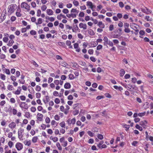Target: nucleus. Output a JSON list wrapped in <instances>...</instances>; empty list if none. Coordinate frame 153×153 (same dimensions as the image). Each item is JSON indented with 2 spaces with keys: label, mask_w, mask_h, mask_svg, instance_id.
<instances>
[{
  "label": "nucleus",
  "mask_w": 153,
  "mask_h": 153,
  "mask_svg": "<svg viewBox=\"0 0 153 153\" xmlns=\"http://www.w3.org/2000/svg\"><path fill=\"white\" fill-rule=\"evenodd\" d=\"M16 7V5L15 4H12L10 5L8 7V13L10 14L13 13L15 9V8Z\"/></svg>",
  "instance_id": "nucleus-1"
},
{
  "label": "nucleus",
  "mask_w": 153,
  "mask_h": 153,
  "mask_svg": "<svg viewBox=\"0 0 153 153\" xmlns=\"http://www.w3.org/2000/svg\"><path fill=\"white\" fill-rule=\"evenodd\" d=\"M19 106L22 110L23 109L27 110L29 107L27 104L24 102H21L19 103Z\"/></svg>",
  "instance_id": "nucleus-2"
},
{
  "label": "nucleus",
  "mask_w": 153,
  "mask_h": 153,
  "mask_svg": "<svg viewBox=\"0 0 153 153\" xmlns=\"http://www.w3.org/2000/svg\"><path fill=\"white\" fill-rule=\"evenodd\" d=\"M141 11L143 13H146V14H151L152 11L148 9L146 7L145 8H141Z\"/></svg>",
  "instance_id": "nucleus-3"
},
{
  "label": "nucleus",
  "mask_w": 153,
  "mask_h": 153,
  "mask_svg": "<svg viewBox=\"0 0 153 153\" xmlns=\"http://www.w3.org/2000/svg\"><path fill=\"white\" fill-rule=\"evenodd\" d=\"M24 129L20 128L19 129L18 132V136L19 139L20 140H22L23 135L22 133L24 132Z\"/></svg>",
  "instance_id": "nucleus-4"
},
{
  "label": "nucleus",
  "mask_w": 153,
  "mask_h": 153,
  "mask_svg": "<svg viewBox=\"0 0 153 153\" xmlns=\"http://www.w3.org/2000/svg\"><path fill=\"white\" fill-rule=\"evenodd\" d=\"M21 7L24 8L27 10H29V6L28 4L25 2H23L21 4Z\"/></svg>",
  "instance_id": "nucleus-5"
},
{
  "label": "nucleus",
  "mask_w": 153,
  "mask_h": 153,
  "mask_svg": "<svg viewBox=\"0 0 153 153\" xmlns=\"http://www.w3.org/2000/svg\"><path fill=\"white\" fill-rule=\"evenodd\" d=\"M15 147L18 151H20L22 149L23 145L22 143L18 142L16 144Z\"/></svg>",
  "instance_id": "nucleus-6"
},
{
  "label": "nucleus",
  "mask_w": 153,
  "mask_h": 153,
  "mask_svg": "<svg viewBox=\"0 0 153 153\" xmlns=\"http://www.w3.org/2000/svg\"><path fill=\"white\" fill-rule=\"evenodd\" d=\"M76 121V120L75 118H73L72 119L69 118L67 120V122L68 125L71 124L74 125L75 124Z\"/></svg>",
  "instance_id": "nucleus-7"
},
{
  "label": "nucleus",
  "mask_w": 153,
  "mask_h": 153,
  "mask_svg": "<svg viewBox=\"0 0 153 153\" xmlns=\"http://www.w3.org/2000/svg\"><path fill=\"white\" fill-rule=\"evenodd\" d=\"M8 126L10 128L13 129L16 127V124L15 123L12 122L9 124Z\"/></svg>",
  "instance_id": "nucleus-8"
},
{
  "label": "nucleus",
  "mask_w": 153,
  "mask_h": 153,
  "mask_svg": "<svg viewBox=\"0 0 153 153\" xmlns=\"http://www.w3.org/2000/svg\"><path fill=\"white\" fill-rule=\"evenodd\" d=\"M21 11V9L19 7H18L17 9L16 13V15L17 17H20L22 16V14L20 13Z\"/></svg>",
  "instance_id": "nucleus-9"
},
{
  "label": "nucleus",
  "mask_w": 153,
  "mask_h": 153,
  "mask_svg": "<svg viewBox=\"0 0 153 153\" xmlns=\"http://www.w3.org/2000/svg\"><path fill=\"white\" fill-rule=\"evenodd\" d=\"M147 123L146 120L141 121L140 123V124L141 126L143 128H145L146 126V125Z\"/></svg>",
  "instance_id": "nucleus-10"
},
{
  "label": "nucleus",
  "mask_w": 153,
  "mask_h": 153,
  "mask_svg": "<svg viewBox=\"0 0 153 153\" xmlns=\"http://www.w3.org/2000/svg\"><path fill=\"white\" fill-rule=\"evenodd\" d=\"M79 26L80 28H82L84 30H85L87 29V26L85 24L81 23L79 24Z\"/></svg>",
  "instance_id": "nucleus-11"
},
{
  "label": "nucleus",
  "mask_w": 153,
  "mask_h": 153,
  "mask_svg": "<svg viewBox=\"0 0 153 153\" xmlns=\"http://www.w3.org/2000/svg\"><path fill=\"white\" fill-rule=\"evenodd\" d=\"M87 5L90 7V8L93 10V9L94 7V6L93 5L92 2L91 1H88L87 2Z\"/></svg>",
  "instance_id": "nucleus-12"
},
{
  "label": "nucleus",
  "mask_w": 153,
  "mask_h": 153,
  "mask_svg": "<svg viewBox=\"0 0 153 153\" xmlns=\"http://www.w3.org/2000/svg\"><path fill=\"white\" fill-rule=\"evenodd\" d=\"M46 12L48 15L51 16L53 14V12L50 9H48L46 10Z\"/></svg>",
  "instance_id": "nucleus-13"
},
{
  "label": "nucleus",
  "mask_w": 153,
  "mask_h": 153,
  "mask_svg": "<svg viewBox=\"0 0 153 153\" xmlns=\"http://www.w3.org/2000/svg\"><path fill=\"white\" fill-rule=\"evenodd\" d=\"M43 115L42 114L39 113L37 114V119L40 121H42V120Z\"/></svg>",
  "instance_id": "nucleus-14"
},
{
  "label": "nucleus",
  "mask_w": 153,
  "mask_h": 153,
  "mask_svg": "<svg viewBox=\"0 0 153 153\" xmlns=\"http://www.w3.org/2000/svg\"><path fill=\"white\" fill-rule=\"evenodd\" d=\"M59 63L60 65L65 67H67L66 66L68 65V64L66 62L62 61H60Z\"/></svg>",
  "instance_id": "nucleus-15"
},
{
  "label": "nucleus",
  "mask_w": 153,
  "mask_h": 153,
  "mask_svg": "<svg viewBox=\"0 0 153 153\" xmlns=\"http://www.w3.org/2000/svg\"><path fill=\"white\" fill-rule=\"evenodd\" d=\"M64 87L65 89H69L71 87V85L69 82H66L64 85Z\"/></svg>",
  "instance_id": "nucleus-16"
},
{
  "label": "nucleus",
  "mask_w": 153,
  "mask_h": 153,
  "mask_svg": "<svg viewBox=\"0 0 153 153\" xmlns=\"http://www.w3.org/2000/svg\"><path fill=\"white\" fill-rule=\"evenodd\" d=\"M98 25L101 28H104L105 27V25L102 22H99L98 24Z\"/></svg>",
  "instance_id": "nucleus-17"
},
{
  "label": "nucleus",
  "mask_w": 153,
  "mask_h": 153,
  "mask_svg": "<svg viewBox=\"0 0 153 153\" xmlns=\"http://www.w3.org/2000/svg\"><path fill=\"white\" fill-rule=\"evenodd\" d=\"M122 126L123 127L126 128L125 130L126 131H127L130 127V126L129 125H127L124 123L122 124Z\"/></svg>",
  "instance_id": "nucleus-18"
},
{
  "label": "nucleus",
  "mask_w": 153,
  "mask_h": 153,
  "mask_svg": "<svg viewBox=\"0 0 153 153\" xmlns=\"http://www.w3.org/2000/svg\"><path fill=\"white\" fill-rule=\"evenodd\" d=\"M137 25L134 23L131 24L130 25V27L134 30L137 28Z\"/></svg>",
  "instance_id": "nucleus-19"
},
{
  "label": "nucleus",
  "mask_w": 153,
  "mask_h": 153,
  "mask_svg": "<svg viewBox=\"0 0 153 153\" xmlns=\"http://www.w3.org/2000/svg\"><path fill=\"white\" fill-rule=\"evenodd\" d=\"M78 30L79 28L77 25L74 26L73 28H72V31L73 32H76V31H77Z\"/></svg>",
  "instance_id": "nucleus-20"
},
{
  "label": "nucleus",
  "mask_w": 153,
  "mask_h": 153,
  "mask_svg": "<svg viewBox=\"0 0 153 153\" xmlns=\"http://www.w3.org/2000/svg\"><path fill=\"white\" fill-rule=\"evenodd\" d=\"M50 139L52 140L54 142H56L58 140V139L57 137H55L51 136L50 138Z\"/></svg>",
  "instance_id": "nucleus-21"
},
{
  "label": "nucleus",
  "mask_w": 153,
  "mask_h": 153,
  "mask_svg": "<svg viewBox=\"0 0 153 153\" xmlns=\"http://www.w3.org/2000/svg\"><path fill=\"white\" fill-rule=\"evenodd\" d=\"M58 123L54 120H52L51 122V125L53 126V127H56Z\"/></svg>",
  "instance_id": "nucleus-22"
},
{
  "label": "nucleus",
  "mask_w": 153,
  "mask_h": 153,
  "mask_svg": "<svg viewBox=\"0 0 153 153\" xmlns=\"http://www.w3.org/2000/svg\"><path fill=\"white\" fill-rule=\"evenodd\" d=\"M103 40L104 41V45H107V43L109 41V40H108V39L106 36H105L103 39Z\"/></svg>",
  "instance_id": "nucleus-23"
},
{
  "label": "nucleus",
  "mask_w": 153,
  "mask_h": 153,
  "mask_svg": "<svg viewBox=\"0 0 153 153\" xmlns=\"http://www.w3.org/2000/svg\"><path fill=\"white\" fill-rule=\"evenodd\" d=\"M38 140V138L37 136H35L33 137L32 139V141L33 143L36 142Z\"/></svg>",
  "instance_id": "nucleus-24"
},
{
  "label": "nucleus",
  "mask_w": 153,
  "mask_h": 153,
  "mask_svg": "<svg viewBox=\"0 0 153 153\" xmlns=\"http://www.w3.org/2000/svg\"><path fill=\"white\" fill-rule=\"evenodd\" d=\"M14 43V41L13 40H10L7 44V45L9 46H11Z\"/></svg>",
  "instance_id": "nucleus-25"
},
{
  "label": "nucleus",
  "mask_w": 153,
  "mask_h": 153,
  "mask_svg": "<svg viewBox=\"0 0 153 153\" xmlns=\"http://www.w3.org/2000/svg\"><path fill=\"white\" fill-rule=\"evenodd\" d=\"M18 88H19L20 89L19 90L18 89L16 91L14 92L15 94L16 95H19L20 94V93L21 91V88L20 87H19Z\"/></svg>",
  "instance_id": "nucleus-26"
},
{
  "label": "nucleus",
  "mask_w": 153,
  "mask_h": 153,
  "mask_svg": "<svg viewBox=\"0 0 153 153\" xmlns=\"http://www.w3.org/2000/svg\"><path fill=\"white\" fill-rule=\"evenodd\" d=\"M0 87L2 89H5L4 82L1 80H0Z\"/></svg>",
  "instance_id": "nucleus-27"
},
{
  "label": "nucleus",
  "mask_w": 153,
  "mask_h": 153,
  "mask_svg": "<svg viewBox=\"0 0 153 153\" xmlns=\"http://www.w3.org/2000/svg\"><path fill=\"white\" fill-rule=\"evenodd\" d=\"M125 73L124 70L122 69H121L120 71V76H123Z\"/></svg>",
  "instance_id": "nucleus-28"
},
{
  "label": "nucleus",
  "mask_w": 153,
  "mask_h": 153,
  "mask_svg": "<svg viewBox=\"0 0 153 153\" xmlns=\"http://www.w3.org/2000/svg\"><path fill=\"white\" fill-rule=\"evenodd\" d=\"M36 25L40 24L42 23V19L41 18H39L38 19L37 22H35Z\"/></svg>",
  "instance_id": "nucleus-29"
},
{
  "label": "nucleus",
  "mask_w": 153,
  "mask_h": 153,
  "mask_svg": "<svg viewBox=\"0 0 153 153\" xmlns=\"http://www.w3.org/2000/svg\"><path fill=\"white\" fill-rule=\"evenodd\" d=\"M145 19H146L147 21L151 22L152 20V19L149 16H146L145 17Z\"/></svg>",
  "instance_id": "nucleus-30"
},
{
  "label": "nucleus",
  "mask_w": 153,
  "mask_h": 153,
  "mask_svg": "<svg viewBox=\"0 0 153 153\" xmlns=\"http://www.w3.org/2000/svg\"><path fill=\"white\" fill-rule=\"evenodd\" d=\"M6 14H4L3 18L2 16L0 17V23L2 22L6 18Z\"/></svg>",
  "instance_id": "nucleus-31"
},
{
  "label": "nucleus",
  "mask_w": 153,
  "mask_h": 153,
  "mask_svg": "<svg viewBox=\"0 0 153 153\" xmlns=\"http://www.w3.org/2000/svg\"><path fill=\"white\" fill-rule=\"evenodd\" d=\"M56 146L57 147L58 149L59 150H62V148L60 146V144L58 142L57 143H56Z\"/></svg>",
  "instance_id": "nucleus-32"
},
{
  "label": "nucleus",
  "mask_w": 153,
  "mask_h": 153,
  "mask_svg": "<svg viewBox=\"0 0 153 153\" xmlns=\"http://www.w3.org/2000/svg\"><path fill=\"white\" fill-rule=\"evenodd\" d=\"M60 126L62 128H65V123L64 121H62L59 123Z\"/></svg>",
  "instance_id": "nucleus-33"
},
{
  "label": "nucleus",
  "mask_w": 153,
  "mask_h": 153,
  "mask_svg": "<svg viewBox=\"0 0 153 153\" xmlns=\"http://www.w3.org/2000/svg\"><path fill=\"white\" fill-rule=\"evenodd\" d=\"M135 127L136 128L140 131H142L143 130L142 127L140 126L139 125L136 124V125Z\"/></svg>",
  "instance_id": "nucleus-34"
},
{
  "label": "nucleus",
  "mask_w": 153,
  "mask_h": 153,
  "mask_svg": "<svg viewBox=\"0 0 153 153\" xmlns=\"http://www.w3.org/2000/svg\"><path fill=\"white\" fill-rule=\"evenodd\" d=\"M87 134L91 137H93L94 135V133H93V132L90 131H87Z\"/></svg>",
  "instance_id": "nucleus-35"
},
{
  "label": "nucleus",
  "mask_w": 153,
  "mask_h": 153,
  "mask_svg": "<svg viewBox=\"0 0 153 153\" xmlns=\"http://www.w3.org/2000/svg\"><path fill=\"white\" fill-rule=\"evenodd\" d=\"M73 3L74 5L76 7L78 6L79 4V2L75 0H74L73 1Z\"/></svg>",
  "instance_id": "nucleus-36"
},
{
  "label": "nucleus",
  "mask_w": 153,
  "mask_h": 153,
  "mask_svg": "<svg viewBox=\"0 0 153 153\" xmlns=\"http://www.w3.org/2000/svg\"><path fill=\"white\" fill-rule=\"evenodd\" d=\"M13 88V86L11 85H9L7 86V89L9 91H12Z\"/></svg>",
  "instance_id": "nucleus-37"
},
{
  "label": "nucleus",
  "mask_w": 153,
  "mask_h": 153,
  "mask_svg": "<svg viewBox=\"0 0 153 153\" xmlns=\"http://www.w3.org/2000/svg\"><path fill=\"white\" fill-rule=\"evenodd\" d=\"M69 78L70 80H73L75 78L74 76L72 74H70L69 75Z\"/></svg>",
  "instance_id": "nucleus-38"
},
{
  "label": "nucleus",
  "mask_w": 153,
  "mask_h": 153,
  "mask_svg": "<svg viewBox=\"0 0 153 153\" xmlns=\"http://www.w3.org/2000/svg\"><path fill=\"white\" fill-rule=\"evenodd\" d=\"M30 33L32 35H34L36 34V32L33 30H31L30 32Z\"/></svg>",
  "instance_id": "nucleus-39"
},
{
  "label": "nucleus",
  "mask_w": 153,
  "mask_h": 153,
  "mask_svg": "<svg viewBox=\"0 0 153 153\" xmlns=\"http://www.w3.org/2000/svg\"><path fill=\"white\" fill-rule=\"evenodd\" d=\"M146 113L145 112L140 113L138 114V116L141 117L144 116L145 115Z\"/></svg>",
  "instance_id": "nucleus-40"
},
{
  "label": "nucleus",
  "mask_w": 153,
  "mask_h": 153,
  "mask_svg": "<svg viewBox=\"0 0 153 153\" xmlns=\"http://www.w3.org/2000/svg\"><path fill=\"white\" fill-rule=\"evenodd\" d=\"M10 79H11L13 82H15V81L16 80V77L15 76H13V75L11 76H10Z\"/></svg>",
  "instance_id": "nucleus-41"
},
{
  "label": "nucleus",
  "mask_w": 153,
  "mask_h": 153,
  "mask_svg": "<svg viewBox=\"0 0 153 153\" xmlns=\"http://www.w3.org/2000/svg\"><path fill=\"white\" fill-rule=\"evenodd\" d=\"M25 145H27L28 146H30L31 145V142L30 140L26 141L25 143Z\"/></svg>",
  "instance_id": "nucleus-42"
},
{
  "label": "nucleus",
  "mask_w": 153,
  "mask_h": 153,
  "mask_svg": "<svg viewBox=\"0 0 153 153\" xmlns=\"http://www.w3.org/2000/svg\"><path fill=\"white\" fill-rule=\"evenodd\" d=\"M4 71L5 73L7 74L8 75L10 74V71L9 69L5 68L4 69Z\"/></svg>",
  "instance_id": "nucleus-43"
},
{
  "label": "nucleus",
  "mask_w": 153,
  "mask_h": 153,
  "mask_svg": "<svg viewBox=\"0 0 153 153\" xmlns=\"http://www.w3.org/2000/svg\"><path fill=\"white\" fill-rule=\"evenodd\" d=\"M108 45L109 46L113 47V42L110 40H109V41L107 43V45Z\"/></svg>",
  "instance_id": "nucleus-44"
},
{
  "label": "nucleus",
  "mask_w": 153,
  "mask_h": 153,
  "mask_svg": "<svg viewBox=\"0 0 153 153\" xmlns=\"http://www.w3.org/2000/svg\"><path fill=\"white\" fill-rule=\"evenodd\" d=\"M119 5L121 8H123L124 7V4L123 2L120 1L119 3Z\"/></svg>",
  "instance_id": "nucleus-45"
},
{
  "label": "nucleus",
  "mask_w": 153,
  "mask_h": 153,
  "mask_svg": "<svg viewBox=\"0 0 153 153\" xmlns=\"http://www.w3.org/2000/svg\"><path fill=\"white\" fill-rule=\"evenodd\" d=\"M47 7L45 5H43L42 6L41 9L42 10L44 11L47 9Z\"/></svg>",
  "instance_id": "nucleus-46"
},
{
  "label": "nucleus",
  "mask_w": 153,
  "mask_h": 153,
  "mask_svg": "<svg viewBox=\"0 0 153 153\" xmlns=\"http://www.w3.org/2000/svg\"><path fill=\"white\" fill-rule=\"evenodd\" d=\"M79 113V111L78 110H76L73 112V114L74 115H76Z\"/></svg>",
  "instance_id": "nucleus-47"
},
{
  "label": "nucleus",
  "mask_w": 153,
  "mask_h": 153,
  "mask_svg": "<svg viewBox=\"0 0 153 153\" xmlns=\"http://www.w3.org/2000/svg\"><path fill=\"white\" fill-rule=\"evenodd\" d=\"M94 50L93 49H89L88 51V53L90 55H92L94 53Z\"/></svg>",
  "instance_id": "nucleus-48"
},
{
  "label": "nucleus",
  "mask_w": 153,
  "mask_h": 153,
  "mask_svg": "<svg viewBox=\"0 0 153 153\" xmlns=\"http://www.w3.org/2000/svg\"><path fill=\"white\" fill-rule=\"evenodd\" d=\"M62 12L65 14H67L69 13V11L67 9H64L62 10Z\"/></svg>",
  "instance_id": "nucleus-49"
},
{
  "label": "nucleus",
  "mask_w": 153,
  "mask_h": 153,
  "mask_svg": "<svg viewBox=\"0 0 153 153\" xmlns=\"http://www.w3.org/2000/svg\"><path fill=\"white\" fill-rule=\"evenodd\" d=\"M58 45L61 46H65V43L62 42H58Z\"/></svg>",
  "instance_id": "nucleus-50"
},
{
  "label": "nucleus",
  "mask_w": 153,
  "mask_h": 153,
  "mask_svg": "<svg viewBox=\"0 0 153 153\" xmlns=\"http://www.w3.org/2000/svg\"><path fill=\"white\" fill-rule=\"evenodd\" d=\"M0 77L1 79L3 80H5V76L3 74H1Z\"/></svg>",
  "instance_id": "nucleus-51"
},
{
  "label": "nucleus",
  "mask_w": 153,
  "mask_h": 153,
  "mask_svg": "<svg viewBox=\"0 0 153 153\" xmlns=\"http://www.w3.org/2000/svg\"><path fill=\"white\" fill-rule=\"evenodd\" d=\"M54 119L57 121H58L60 119V117L58 115L56 114L54 116Z\"/></svg>",
  "instance_id": "nucleus-52"
},
{
  "label": "nucleus",
  "mask_w": 153,
  "mask_h": 153,
  "mask_svg": "<svg viewBox=\"0 0 153 153\" xmlns=\"http://www.w3.org/2000/svg\"><path fill=\"white\" fill-rule=\"evenodd\" d=\"M45 121L46 123H49L50 122V119L49 117H47L45 119Z\"/></svg>",
  "instance_id": "nucleus-53"
},
{
  "label": "nucleus",
  "mask_w": 153,
  "mask_h": 153,
  "mask_svg": "<svg viewBox=\"0 0 153 153\" xmlns=\"http://www.w3.org/2000/svg\"><path fill=\"white\" fill-rule=\"evenodd\" d=\"M51 3L54 6H55L56 5V1L53 0H51Z\"/></svg>",
  "instance_id": "nucleus-54"
},
{
  "label": "nucleus",
  "mask_w": 153,
  "mask_h": 153,
  "mask_svg": "<svg viewBox=\"0 0 153 153\" xmlns=\"http://www.w3.org/2000/svg\"><path fill=\"white\" fill-rule=\"evenodd\" d=\"M25 116L27 118H29L30 117V113L29 112H27L25 114Z\"/></svg>",
  "instance_id": "nucleus-55"
},
{
  "label": "nucleus",
  "mask_w": 153,
  "mask_h": 153,
  "mask_svg": "<svg viewBox=\"0 0 153 153\" xmlns=\"http://www.w3.org/2000/svg\"><path fill=\"white\" fill-rule=\"evenodd\" d=\"M8 144L9 147L11 148L13 145V143L11 141H9L8 143Z\"/></svg>",
  "instance_id": "nucleus-56"
},
{
  "label": "nucleus",
  "mask_w": 153,
  "mask_h": 153,
  "mask_svg": "<svg viewBox=\"0 0 153 153\" xmlns=\"http://www.w3.org/2000/svg\"><path fill=\"white\" fill-rule=\"evenodd\" d=\"M85 13L83 12H80L79 14V16L80 17H82L84 16Z\"/></svg>",
  "instance_id": "nucleus-57"
},
{
  "label": "nucleus",
  "mask_w": 153,
  "mask_h": 153,
  "mask_svg": "<svg viewBox=\"0 0 153 153\" xmlns=\"http://www.w3.org/2000/svg\"><path fill=\"white\" fill-rule=\"evenodd\" d=\"M129 26V25L128 23H125L124 24V27L125 28H128Z\"/></svg>",
  "instance_id": "nucleus-58"
},
{
  "label": "nucleus",
  "mask_w": 153,
  "mask_h": 153,
  "mask_svg": "<svg viewBox=\"0 0 153 153\" xmlns=\"http://www.w3.org/2000/svg\"><path fill=\"white\" fill-rule=\"evenodd\" d=\"M36 109L35 107H32L30 108L31 111L33 112H34L36 111Z\"/></svg>",
  "instance_id": "nucleus-59"
},
{
  "label": "nucleus",
  "mask_w": 153,
  "mask_h": 153,
  "mask_svg": "<svg viewBox=\"0 0 153 153\" xmlns=\"http://www.w3.org/2000/svg\"><path fill=\"white\" fill-rule=\"evenodd\" d=\"M41 127L43 130H45L46 128V125L45 124H42L41 126Z\"/></svg>",
  "instance_id": "nucleus-60"
},
{
  "label": "nucleus",
  "mask_w": 153,
  "mask_h": 153,
  "mask_svg": "<svg viewBox=\"0 0 153 153\" xmlns=\"http://www.w3.org/2000/svg\"><path fill=\"white\" fill-rule=\"evenodd\" d=\"M105 96L108 98H111V96L108 93H106L105 94Z\"/></svg>",
  "instance_id": "nucleus-61"
},
{
  "label": "nucleus",
  "mask_w": 153,
  "mask_h": 153,
  "mask_svg": "<svg viewBox=\"0 0 153 153\" xmlns=\"http://www.w3.org/2000/svg\"><path fill=\"white\" fill-rule=\"evenodd\" d=\"M19 98H20L21 100L22 101L25 100L26 99V97L24 96H20Z\"/></svg>",
  "instance_id": "nucleus-62"
},
{
  "label": "nucleus",
  "mask_w": 153,
  "mask_h": 153,
  "mask_svg": "<svg viewBox=\"0 0 153 153\" xmlns=\"http://www.w3.org/2000/svg\"><path fill=\"white\" fill-rule=\"evenodd\" d=\"M54 102L56 104H58L60 103V101L59 98H56Z\"/></svg>",
  "instance_id": "nucleus-63"
},
{
  "label": "nucleus",
  "mask_w": 153,
  "mask_h": 153,
  "mask_svg": "<svg viewBox=\"0 0 153 153\" xmlns=\"http://www.w3.org/2000/svg\"><path fill=\"white\" fill-rule=\"evenodd\" d=\"M8 40V38L7 37H4L3 38V41L5 43H7Z\"/></svg>",
  "instance_id": "nucleus-64"
}]
</instances>
